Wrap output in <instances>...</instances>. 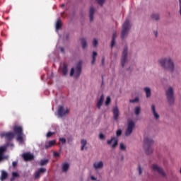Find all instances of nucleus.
<instances>
[{"instance_id":"33","label":"nucleus","mask_w":181,"mask_h":181,"mask_svg":"<svg viewBox=\"0 0 181 181\" xmlns=\"http://www.w3.org/2000/svg\"><path fill=\"white\" fill-rule=\"evenodd\" d=\"M60 28H62V21L58 20L56 23V29L57 30H59V29H60Z\"/></svg>"},{"instance_id":"50","label":"nucleus","mask_w":181,"mask_h":181,"mask_svg":"<svg viewBox=\"0 0 181 181\" xmlns=\"http://www.w3.org/2000/svg\"><path fill=\"white\" fill-rule=\"evenodd\" d=\"M154 33H155V36L156 37L158 36V31H155Z\"/></svg>"},{"instance_id":"20","label":"nucleus","mask_w":181,"mask_h":181,"mask_svg":"<svg viewBox=\"0 0 181 181\" xmlns=\"http://www.w3.org/2000/svg\"><path fill=\"white\" fill-rule=\"evenodd\" d=\"M151 111L153 112L155 119H159V115L156 112V109L155 108V105H151Z\"/></svg>"},{"instance_id":"17","label":"nucleus","mask_w":181,"mask_h":181,"mask_svg":"<svg viewBox=\"0 0 181 181\" xmlns=\"http://www.w3.org/2000/svg\"><path fill=\"white\" fill-rule=\"evenodd\" d=\"M103 103H104V95H101L96 104V107L98 110H101V106L103 105Z\"/></svg>"},{"instance_id":"39","label":"nucleus","mask_w":181,"mask_h":181,"mask_svg":"<svg viewBox=\"0 0 181 181\" xmlns=\"http://www.w3.org/2000/svg\"><path fill=\"white\" fill-rule=\"evenodd\" d=\"M122 134V131L121 129H118L116 132L117 136H120V135Z\"/></svg>"},{"instance_id":"27","label":"nucleus","mask_w":181,"mask_h":181,"mask_svg":"<svg viewBox=\"0 0 181 181\" xmlns=\"http://www.w3.org/2000/svg\"><path fill=\"white\" fill-rule=\"evenodd\" d=\"M81 43L82 45V49H86V47H87V41H86V39L81 38Z\"/></svg>"},{"instance_id":"41","label":"nucleus","mask_w":181,"mask_h":181,"mask_svg":"<svg viewBox=\"0 0 181 181\" xmlns=\"http://www.w3.org/2000/svg\"><path fill=\"white\" fill-rule=\"evenodd\" d=\"M54 133L52 132H49L47 134V138H50V136H52V135H53Z\"/></svg>"},{"instance_id":"28","label":"nucleus","mask_w":181,"mask_h":181,"mask_svg":"<svg viewBox=\"0 0 181 181\" xmlns=\"http://www.w3.org/2000/svg\"><path fill=\"white\" fill-rule=\"evenodd\" d=\"M47 163H49V159H43V160H41L40 162V166H46Z\"/></svg>"},{"instance_id":"10","label":"nucleus","mask_w":181,"mask_h":181,"mask_svg":"<svg viewBox=\"0 0 181 181\" xmlns=\"http://www.w3.org/2000/svg\"><path fill=\"white\" fill-rule=\"evenodd\" d=\"M152 170H153V172H158V175H160L163 177H166V174L165 173V171H163V169L156 164L152 165Z\"/></svg>"},{"instance_id":"45","label":"nucleus","mask_w":181,"mask_h":181,"mask_svg":"<svg viewBox=\"0 0 181 181\" xmlns=\"http://www.w3.org/2000/svg\"><path fill=\"white\" fill-rule=\"evenodd\" d=\"M99 138H100V139H104V134H99Z\"/></svg>"},{"instance_id":"35","label":"nucleus","mask_w":181,"mask_h":181,"mask_svg":"<svg viewBox=\"0 0 181 181\" xmlns=\"http://www.w3.org/2000/svg\"><path fill=\"white\" fill-rule=\"evenodd\" d=\"M120 151H127V146L124 145V144L121 143L119 145Z\"/></svg>"},{"instance_id":"31","label":"nucleus","mask_w":181,"mask_h":181,"mask_svg":"<svg viewBox=\"0 0 181 181\" xmlns=\"http://www.w3.org/2000/svg\"><path fill=\"white\" fill-rule=\"evenodd\" d=\"M95 57H97V52H93V56H92L91 64H95Z\"/></svg>"},{"instance_id":"48","label":"nucleus","mask_w":181,"mask_h":181,"mask_svg":"<svg viewBox=\"0 0 181 181\" xmlns=\"http://www.w3.org/2000/svg\"><path fill=\"white\" fill-rule=\"evenodd\" d=\"M90 179H91L92 180H97V178H96L95 177H94V176H91V177H90Z\"/></svg>"},{"instance_id":"23","label":"nucleus","mask_w":181,"mask_h":181,"mask_svg":"<svg viewBox=\"0 0 181 181\" xmlns=\"http://www.w3.org/2000/svg\"><path fill=\"white\" fill-rule=\"evenodd\" d=\"M70 168V165L67 163H64L62 164V172H67L69 168Z\"/></svg>"},{"instance_id":"3","label":"nucleus","mask_w":181,"mask_h":181,"mask_svg":"<svg viewBox=\"0 0 181 181\" xmlns=\"http://www.w3.org/2000/svg\"><path fill=\"white\" fill-rule=\"evenodd\" d=\"M13 131L14 134H17V141L21 143L23 142V128L22 126L14 125L13 127Z\"/></svg>"},{"instance_id":"24","label":"nucleus","mask_w":181,"mask_h":181,"mask_svg":"<svg viewBox=\"0 0 181 181\" xmlns=\"http://www.w3.org/2000/svg\"><path fill=\"white\" fill-rule=\"evenodd\" d=\"M116 37H117V33H114L112 37L111 47H113L115 46Z\"/></svg>"},{"instance_id":"26","label":"nucleus","mask_w":181,"mask_h":181,"mask_svg":"<svg viewBox=\"0 0 181 181\" xmlns=\"http://www.w3.org/2000/svg\"><path fill=\"white\" fill-rule=\"evenodd\" d=\"M145 93H146V97L147 98H149V97H151V88H144Z\"/></svg>"},{"instance_id":"6","label":"nucleus","mask_w":181,"mask_h":181,"mask_svg":"<svg viewBox=\"0 0 181 181\" xmlns=\"http://www.w3.org/2000/svg\"><path fill=\"white\" fill-rule=\"evenodd\" d=\"M134 128H135V122L134 120L129 119L127 120V128L126 129L124 135L125 136H129L131 134H132V131H134Z\"/></svg>"},{"instance_id":"25","label":"nucleus","mask_w":181,"mask_h":181,"mask_svg":"<svg viewBox=\"0 0 181 181\" xmlns=\"http://www.w3.org/2000/svg\"><path fill=\"white\" fill-rule=\"evenodd\" d=\"M81 151H84V148H86V145H87V140H86V139H82V140L81 141Z\"/></svg>"},{"instance_id":"22","label":"nucleus","mask_w":181,"mask_h":181,"mask_svg":"<svg viewBox=\"0 0 181 181\" xmlns=\"http://www.w3.org/2000/svg\"><path fill=\"white\" fill-rule=\"evenodd\" d=\"M94 7H90V11H89V17H90V21L93 22L94 21Z\"/></svg>"},{"instance_id":"4","label":"nucleus","mask_w":181,"mask_h":181,"mask_svg":"<svg viewBox=\"0 0 181 181\" xmlns=\"http://www.w3.org/2000/svg\"><path fill=\"white\" fill-rule=\"evenodd\" d=\"M131 29V24H129V20L127 19L124 24L122 25V30L121 33V39L124 40L127 36H128V33Z\"/></svg>"},{"instance_id":"51","label":"nucleus","mask_w":181,"mask_h":181,"mask_svg":"<svg viewBox=\"0 0 181 181\" xmlns=\"http://www.w3.org/2000/svg\"><path fill=\"white\" fill-rule=\"evenodd\" d=\"M104 60H105V58L103 57V59H102V64H104Z\"/></svg>"},{"instance_id":"43","label":"nucleus","mask_w":181,"mask_h":181,"mask_svg":"<svg viewBox=\"0 0 181 181\" xmlns=\"http://www.w3.org/2000/svg\"><path fill=\"white\" fill-rule=\"evenodd\" d=\"M59 141L62 142V144H66V139L64 138H60Z\"/></svg>"},{"instance_id":"7","label":"nucleus","mask_w":181,"mask_h":181,"mask_svg":"<svg viewBox=\"0 0 181 181\" xmlns=\"http://www.w3.org/2000/svg\"><path fill=\"white\" fill-rule=\"evenodd\" d=\"M167 100L170 105H172L175 103V97L173 96V88L169 87L168 89L165 91Z\"/></svg>"},{"instance_id":"42","label":"nucleus","mask_w":181,"mask_h":181,"mask_svg":"<svg viewBox=\"0 0 181 181\" xmlns=\"http://www.w3.org/2000/svg\"><path fill=\"white\" fill-rule=\"evenodd\" d=\"M54 158H59V156H60V153L54 152Z\"/></svg>"},{"instance_id":"19","label":"nucleus","mask_w":181,"mask_h":181,"mask_svg":"<svg viewBox=\"0 0 181 181\" xmlns=\"http://www.w3.org/2000/svg\"><path fill=\"white\" fill-rule=\"evenodd\" d=\"M61 70L62 71L63 76H67V73H68L67 64H61Z\"/></svg>"},{"instance_id":"2","label":"nucleus","mask_w":181,"mask_h":181,"mask_svg":"<svg viewBox=\"0 0 181 181\" xmlns=\"http://www.w3.org/2000/svg\"><path fill=\"white\" fill-rule=\"evenodd\" d=\"M144 148L145 149L146 153L147 155H151L153 152V148H152V145H153V140L146 137L144 139Z\"/></svg>"},{"instance_id":"53","label":"nucleus","mask_w":181,"mask_h":181,"mask_svg":"<svg viewBox=\"0 0 181 181\" xmlns=\"http://www.w3.org/2000/svg\"><path fill=\"white\" fill-rule=\"evenodd\" d=\"M1 160H4V159L0 157V162H1Z\"/></svg>"},{"instance_id":"36","label":"nucleus","mask_w":181,"mask_h":181,"mask_svg":"<svg viewBox=\"0 0 181 181\" xmlns=\"http://www.w3.org/2000/svg\"><path fill=\"white\" fill-rule=\"evenodd\" d=\"M139 101V98H135L134 99H132L129 100V103L134 104V103H138Z\"/></svg>"},{"instance_id":"13","label":"nucleus","mask_w":181,"mask_h":181,"mask_svg":"<svg viewBox=\"0 0 181 181\" xmlns=\"http://www.w3.org/2000/svg\"><path fill=\"white\" fill-rule=\"evenodd\" d=\"M22 158L25 162H29L30 160H33L35 156L30 153H24L22 154Z\"/></svg>"},{"instance_id":"54","label":"nucleus","mask_w":181,"mask_h":181,"mask_svg":"<svg viewBox=\"0 0 181 181\" xmlns=\"http://www.w3.org/2000/svg\"><path fill=\"white\" fill-rule=\"evenodd\" d=\"M180 173H181V168H180Z\"/></svg>"},{"instance_id":"14","label":"nucleus","mask_w":181,"mask_h":181,"mask_svg":"<svg viewBox=\"0 0 181 181\" xmlns=\"http://www.w3.org/2000/svg\"><path fill=\"white\" fill-rule=\"evenodd\" d=\"M93 166L95 170H98V169H103L104 168V163L103 161L95 162Z\"/></svg>"},{"instance_id":"15","label":"nucleus","mask_w":181,"mask_h":181,"mask_svg":"<svg viewBox=\"0 0 181 181\" xmlns=\"http://www.w3.org/2000/svg\"><path fill=\"white\" fill-rule=\"evenodd\" d=\"M113 118L115 121H118V117H119V110L117 107H115L112 110Z\"/></svg>"},{"instance_id":"34","label":"nucleus","mask_w":181,"mask_h":181,"mask_svg":"<svg viewBox=\"0 0 181 181\" xmlns=\"http://www.w3.org/2000/svg\"><path fill=\"white\" fill-rule=\"evenodd\" d=\"M140 112H141V107H136L135 109H134L135 115H139Z\"/></svg>"},{"instance_id":"5","label":"nucleus","mask_w":181,"mask_h":181,"mask_svg":"<svg viewBox=\"0 0 181 181\" xmlns=\"http://www.w3.org/2000/svg\"><path fill=\"white\" fill-rule=\"evenodd\" d=\"M80 74H81V62H78L75 69L71 68L70 71V76L73 77L74 76L75 78H78Z\"/></svg>"},{"instance_id":"38","label":"nucleus","mask_w":181,"mask_h":181,"mask_svg":"<svg viewBox=\"0 0 181 181\" xmlns=\"http://www.w3.org/2000/svg\"><path fill=\"white\" fill-rule=\"evenodd\" d=\"M97 45H98V41L97 40V39H93V45L94 46V47H95Z\"/></svg>"},{"instance_id":"12","label":"nucleus","mask_w":181,"mask_h":181,"mask_svg":"<svg viewBox=\"0 0 181 181\" xmlns=\"http://www.w3.org/2000/svg\"><path fill=\"white\" fill-rule=\"evenodd\" d=\"M107 145H110L111 148L114 149L118 145V138L112 137L111 139L107 141Z\"/></svg>"},{"instance_id":"18","label":"nucleus","mask_w":181,"mask_h":181,"mask_svg":"<svg viewBox=\"0 0 181 181\" xmlns=\"http://www.w3.org/2000/svg\"><path fill=\"white\" fill-rule=\"evenodd\" d=\"M7 146H0V158L2 159H5V152H6Z\"/></svg>"},{"instance_id":"16","label":"nucleus","mask_w":181,"mask_h":181,"mask_svg":"<svg viewBox=\"0 0 181 181\" xmlns=\"http://www.w3.org/2000/svg\"><path fill=\"white\" fill-rule=\"evenodd\" d=\"M45 172H46V168H39L35 173V179H39V177H40V175H42V173H45Z\"/></svg>"},{"instance_id":"40","label":"nucleus","mask_w":181,"mask_h":181,"mask_svg":"<svg viewBox=\"0 0 181 181\" xmlns=\"http://www.w3.org/2000/svg\"><path fill=\"white\" fill-rule=\"evenodd\" d=\"M138 170H139V175H142V168L139 165H138Z\"/></svg>"},{"instance_id":"9","label":"nucleus","mask_w":181,"mask_h":181,"mask_svg":"<svg viewBox=\"0 0 181 181\" xmlns=\"http://www.w3.org/2000/svg\"><path fill=\"white\" fill-rule=\"evenodd\" d=\"M1 138H5L6 141H12L15 138V133L12 132H3L0 134Z\"/></svg>"},{"instance_id":"21","label":"nucleus","mask_w":181,"mask_h":181,"mask_svg":"<svg viewBox=\"0 0 181 181\" xmlns=\"http://www.w3.org/2000/svg\"><path fill=\"white\" fill-rule=\"evenodd\" d=\"M54 145H56V140L49 141L45 144V149H49V148H52V146H54Z\"/></svg>"},{"instance_id":"52","label":"nucleus","mask_w":181,"mask_h":181,"mask_svg":"<svg viewBox=\"0 0 181 181\" xmlns=\"http://www.w3.org/2000/svg\"><path fill=\"white\" fill-rule=\"evenodd\" d=\"M64 4L61 5L62 8H64Z\"/></svg>"},{"instance_id":"49","label":"nucleus","mask_w":181,"mask_h":181,"mask_svg":"<svg viewBox=\"0 0 181 181\" xmlns=\"http://www.w3.org/2000/svg\"><path fill=\"white\" fill-rule=\"evenodd\" d=\"M60 51L62 52V53H64V48L63 47H60Z\"/></svg>"},{"instance_id":"30","label":"nucleus","mask_w":181,"mask_h":181,"mask_svg":"<svg viewBox=\"0 0 181 181\" xmlns=\"http://www.w3.org/2000/svg\"><path fill=\"white\" fill-rule=\"evenodd\" d=\"M151 19H153L154 21H159V14L155 13H152Z\"/></svg>"},{"instance_id":"32","label":"nucleus","mask_w":181,"mask_h":181,"mask_svg":"<svg viewBox=\"0 0 181 181\" xmlns=\"http://www.w3.org/2000/svg\"><path fill=\"white\" fill-rule=\"evenodd\" d=\"M110 103H111V98L110 96H107L106 98L105 105H106V107H108V105H110Z\"/></svg>"},{"instance_id":"29","label":"nucleus","mask_w":181,"mask_h":181,"mask_svg":"<svg viewBox=\"0 0 181 181\" xmlns=\"http://www.w3.org/2000/svg\"><path fill=\"white\" fill-rule=\"evenodd\" d=\"M6 177H8V173H6L5 171H2L1 176V180L4 181V180H5V179H6Z\"/></svg>"},{"instance_id":"44","label":"nucleus","mask_w":181,"mask_h":181,"mask_svg":"<svg viewBox=\"0 0 181 181\" xmlns=\"http://www.w3.org/2000/svg\"><path fill=\"white\" fill-rule=\"evenodd\" d=\"M96 1L99 5H103V4H104V0H96Z\"/></svg>"},{"instance_id":"8","label":"nucleus","mask_w":181,"mask_h":181,"mask_svg":"<svg viewBox=\"0 0 181 181\" xmlns=\"http://www.w3.org/2000/svg\"><path fill=\"white\" fill-rule=\"evenodd\" d=\"M127 59H128V47H124L122 52V58H121L122 67H124V66H125V64L127 62Z\"/></svg>"},{"instance_id":"11","label":"nucleus","mask_w":181,"mask_h":181,"mask_svg":"<svg viewBox=\"0 0 181 181\" xmlns=\"http://www.w3.org/2000/svg\"><path fill=\"white\" fill-rule=\"evenodd\" d=\"M69 110L67 107H64L63 106L58 107V115L59 117H64V115H67L69 112Z\"/></svg>"},{"instance_id":"37","label":"nucleus","mask_w":181,"mask_h":181,"mask_svg":"<svg viewBox=\"0 0 181 181\" xmlns=\"http://www.w3.org/2000/svg\"><path fill=\"white\" fill-rule=\"evenodd\" d=\"M12 176H13V178H11V180H13V179H15V177H19V174L16 172H13L12 173Z\"/></svg>"},{"instance_id":"47","label":"nucleus","mask_w":181,"mask_h":181,"mask_svg":"<svg viewBox=\"0 0 181 181\" xmlns=\"http://www.w3.org/2000/svg\"><path fill=\"white\" fill-rule=\"evenodd\" d=\"M180 2V15H181V0H179Z\"/></svg>"},{"instance_id":"1","label":"nucleus","mask_w":181,"mask_h":181,"mask_svg":"<svg viewBox=\"0 0 181 181\" xmlns=\"http://www.w3.org/2000/svg\"><path fill=\"white\" fill-rule=\"evenodd\" d=\"M159 64L165 70L173 71L175 70V64L170 57L163 58L159 60Z\"/></svg>"},{"instance_id":"46","label":"nucleus","mask_w":181,"mask_h":181,"mask_svg":"<svg viewBox=\"0 0 181 181\" xmlns=\"http://www.w3.org/2000/svg\"><path fill=\"white\" fill-rule=\"evenodd\" d=\"M12 165H13V168H15V167L16 166V165H18V162L13 161V162L12 163Z\"/></svg>"}]
</instances>
